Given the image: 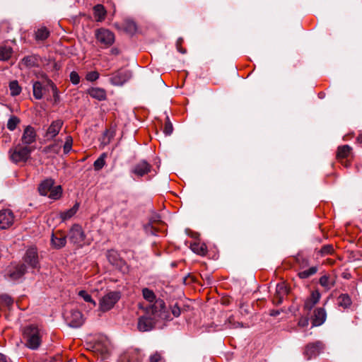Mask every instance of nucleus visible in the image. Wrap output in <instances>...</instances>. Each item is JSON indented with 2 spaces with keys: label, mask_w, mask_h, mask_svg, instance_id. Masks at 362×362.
I'll return each instance as SVG.
<instances>
[{
  "label": "nucleus",
  "mask_w": 362,
  "mask_h": 362,
  "mask_svg": "<svg viewBox=\"0 0 362 362\" xmlns=\"http://www.w3.org/2000/svg\"><path fill=\"white\" fill-rule=\"evenodd\" d=\"M79 209V204L76 203L71 209L60 212V218L63 221H66L72 218L78 211Z\"/></svg>",
  "instance_id": "26"
},
{
  "label": "nucleus",
  "mask_w": 362,
  "mask_h": 362,
  "mask_svg": "<svg viewBox=\"0 0 362 362\" xmlns=\"http://www.w3.org/2000/svg\"><path fill=\"white\" fill-rule=\"evenodd\" d=\"M13 49L8 46H0V60L6 61L11 57Z\"/></svg>",
  "instance_id": "27"
},
{
  "label": "nucleus",
  "mask_w": 362,
  "mask_h": 362,
  "mask_svg": "<svg viewBox=\"0 0 362 362\" xmlns=\"http://www.w3.org/2000/svg\"><path fill=\"white\" fill-rule=\"evenodd\" d=\"M173 124L170 122L169 118L167 117L166 121L165 123V126H164L163 132L165 135L169 136L173 133Z\"/></svg>",
  "instance_id": "42"
},
{
  "label": "nucleus",
  "mask_w": 362,
  "mask_h": 362,
  "mask_svg": "<svg viewBox=\"0 0 362 362\" xmlns=\"http://www.w3.org/2000/svg\"><path fill=\"white\" fill-rule=\"evenodd\" d=\"M333 251V247L331 245H327L323 246L321 250H320V252L322 255H326L328 254H331Z\"/></svg>",
  "instance_id": "49"
},
{
  "label": "nucleus",
  "mask_w": 362,
  "mask_h": 362,
  "mask_svg": "<svg viewBox=\"0 0 362 362\" xmlns=\"http://www.w3.org/2000/svg\"><path fill=\"white\" fill-rule=\"evenodd\" d=\"M24 261L27 263L32 269L38 268V257L36 249L30 248L26 251L24 257Z\"/></svg>",
  "instance_id": "14"
},
{
  "label": "nucleus",
  "mask_w": 362,
  "mask_h": 362,
  "mask_svg": "<svg viewBox=\"0 0 362 362\" xmlns=\"http://www.w3.org/2000/svg\"><path fill=\"white\" fill-rule=\"evenodd\" d=\"M131 76L132 74L130 71L119 69L111 75L110 81L114 86H122Z\"/></svg>",
  "instance_id": "8"
},
{
  "label": "nucleus",
  "mask_w": 362,
  "mask_h": 362,
  "mask_svg": "<svg viewBox=\"0 0 362 362\" xmlns=\"http://www.w3.org/2000/svg\"><path fill=\"white\" fill-rule=\"evenodd\" d=\"M151 169V165L146 160H141L136 163L132 169V173L138 177H141L148 174Z\"/></svg>",
  "instance_id": "13"
},
{
  "label": "nucleus",
  "mask_w": 362,
  "mask_h": 362,
  "mask_svg": "<svg viewBox=\"0 0 362 362\" xmlns=\"http://www.w3.org/2000/svg\"><path fill=\"white\" fill-rule=\"evenodd\" d=\"M171 311H172L173 315L176 317H179L181 313L180 308L177 304L174 305L171 308Z\"/></svg>",
  "instance_id": "51"
},
{
  "label": "nucleus",
  "mask_w": 362,
  "mask_h": 362,
  "mask_svg": "<svg viewBox=\"0 0 362 362\" xmlns=\"http://www.w3.org/2000/svg\"><path fill=\"white\" fill-rule=\"evenodd\" d=\"M190 248L194 253L199 255H204L207 251L206 245L199 241L191 243Z\"/></svg>",
  "instance_id": "25"
},
{
  "label": "nucleus",
  "mask_w": 362,
  "mask_h": 362,
  "mask_svg": "<svg viewBox=\"0 0 362 362\" xmlns=\"http://www.w3.org/2000/svg\"><path fill=\"white\" fill-rule=\"evenodd\" d=\"M309 324V320L308 317H301L298 321V325L302 327H307Z\"/></svg>",
  "instance_id": "52"
},
{
  "label": "nucleus",
  "mask_w": 362,
  "mask_h": 362,
  "mask_svg": "<svg viewBox=\"0 0 362 362\" xmlns=\"http://www.w3.org/2000/svg\"><path fill=\"white\" fill-rule=\"evenodd\" d=\"M122 26L125 32L131 35L134 34L137 30L136 23L131 18H125Z\"/></svg>",
  "instance_id": "23"
},
{
  "label": "nucleus",
  "mask_w": 362,
  "mask_h": 362,
  "mask_svg": "<svg viewBox=\"0 0 362 362\" xmlns=\"http://www.w3.org/2000/svg\"><path fill=\"white\" fill-rule=\"evenodd\" d=\"M0 362H6V356L2 354H0Z\"/></svg>",
  "instance_id": "54"
},
{
  "label": "nucleus",
  "mask_w": 362,
  "mask_h": 362,
  "mask_svg": "<svg viewBox=\"0 0 362 362\" xmlns=\"http://www.w3.org/2000/svg\"><path fill=\"white\" fill-rule=\"evenodd\" d=\"M320 284L326 290L330 289L334 286V281L329 279V276L324 275L320 279Z\"/></svg>",
  "instance_id": "34"
},
{
  "label": "nucleus",
  "mask_w": 362,
  "mask_h": 362,
  "mask_svg": "<svg viewBox=\"0 0 362 362\" xmlns=\"http://www.w3.org/2000/svg\"><path fill=\"white\" fill-rule=\"evenodd\" d=\"M165 303L162 299L156 300L146 308V315L141 316L138 320L137 328L140 332H148L153 329L157 319L163 317Z\"/></svg>",
  "instance_id": "1"
},
{
  "label": "nucleus",
  "mask_w": 362,
  "mask_h": 362,
  "mask_svg": "<svg viewBox=\"0 0 362 362\" xmlns=\"http://www.w3.org/2000/svg\"><path fill=\"white\" fill-rule=\"evenodd\" d=\"M33 150L30 146L18 144L9 150V158L14 163H25L30 158Z\"/></svg>",
  "instance_id": "4"
},
{
  "label": "nucleus",
  "mask_w": 362,
  "mask_h": 362,
  "mask_svg": "<svg viewBox=\"0 0 362 362\" xmlns=\"http://www.w3.org/2000/svg\"><path fill=\"white\" fill-rule=\"evenodd\" d=\"M160 216L158 215H156L155 217H153V221H159Z\"/></svg>",
  "instance_id": "55"
},
{
  "label": "nucleus",
  "mask_w": 362,
  "mask_h": 362,
  "mask_svg": "<svg viewBox=\"0 0 362 362\" xmlns=\"http://www.w3.org/2000/svg\"><path fill=\"white\" fill-rule=\"evenodd\" d=\"M61 143L62 140H57L54 144L47 146L45 148V151L46 153L52 152L57 154L59 153L61 150Z\"/></svg>",
  "instance_id": "33"
},
{
  "label": "nucleus",
  "mask_w": 362,
  "mask_h": 362,
  "mask_svg": "<svg viewBox=\"0 0 362 362\" xmlns=\"http://www.w3.org/2000/svg\"><path fill=\"white\" fill-rule=\"evenodd\" d=\"M162 357L158 352L154 353L149 357V362H160Z\"/></svg>",
  "instance_id": "50"
},
{
  "label": "nucleus",
  "mask_w": 362,
  "mask_h": 362,
  "mask_svg": "<svg viewBox=\"0 0 362 362\" xmlns=\"http://www.w3.org/2000/svg\"><path fill=\"white\" fill-rule=\"evenodd\" d=\"M99 78V74L97 71H90L86 74V78L88 81H95Z\"/></svg>",
  "instance_id": "47"
},
{
  "label": "nucleus",
  "mask_w": 362,
  "mask_h": 362,
  "mask_svg": "<svg viewBox=\"0 0 362 362\" xmlns=\"http://www.w3.org/2000/svg\"><path fill=\"white\" fill-rule=\"evenodd\" d=\"M63 126V121L61 119H57L53 121L51 124L49 126L45 136L48 139H52L54 138L60 132L62 127Z\"/></svg>",
  "instance_id": "15"
},
{
  "label": "nucleus",
  "mask_w": 362,
  "mask_h": 362,
  "mask_svg": "<svg viewBox=\"0 0 362 362\" xmlns=\"http://www.w3.org/2000/svg\"><path fill=\"white\" fill-rule=\"evenodd\" d=\"M95 35L98 42L105 47L111 46L115 42L114 33L107 29H98L95 30Z\"/></svg>",
  "instance_id": "7"
},
{
  "label": "nucleus",
  "mask_w": 362,
  "mask_h": 362,
  "mask_svg": "<svg viewBox=\"0 0 362 362\" xmlns=\"http://www.w3.org/2000/svg\"><path fill=\"white\" fill-rule=\"evenodd\" d=\"M52 245L56 249H60L66 245V236L61 231L53 233L51 238Z\"/></svg>",
  "instance_id": "17"
},
{
  "label": "nucleus",
  "mask_w": 362,
  "mask_h": 362,
  "mask_svg": "<svg viewBox=\"0 0 362 362\" xmlns=\"http://www.w3.org/2000/svg\"><path fill=\"white\" fill-rule=\"evenodd\" d=\"M9 88L11 90V95L12 96L18 95L21 92V88L19 86L17 81H13L9 83Z\"/></svg>",
  "instance_id": "36"
},
{
  "label": "nucleus",
  "mask_w": 362,
  "mask_h": 362,
  "mask_svg": "<svg viewBox=\"0 0 362 362\" xmlns=\"http://www.w3.org/2000/svg\"><path fill=\"white\" fill-rule=\"evenodd\" d=\"M107 258L111 264H116L117 254L114 250H110L107 253Z\"/></svg>",
  "instance_id": "46"
},
{
  "label": "nucleus",
  "mask_w": 362,
  "mask_h": 362,
  "mask_svg": "<svg viewBox=\"0 0 362 362\" xmlns=\"http://www.w3.org/2000/svg\"><path fill=\"white\" fill-rule=\"evenodd\" d=\"M321 295L317 290L312 291L309 298L306 299L304 303V308L310 310L319 302Z\"/></svg>",
  "instance_id": "19"
},
{
  "label": "nucleus",
  "mask_w": 362,
  "mask_h": 362,
  "mask_svg": "<svg viewBox=\"0 0 362 362\" xmlns=\"http://www.w3.org/2000/svg\"><path fill=\"white\" fill-rule=\"evenodd\" d=\"M358 141L362 143V134L358 136Z\"/></svg>",
  "instance_id": "56"
},
{
  "label": "nucleus",
  "mask_w": 362,
  "mask_h": 362,
  "mask_svg": "<svg viewBox=\"0 0 362 362\" xmlns=\"http://www.w3.org/2000/svg\"><path fill=\"white\" fill-rule=\"evenodd\" d=\"M93 351L100 354L102 360L106 358L109 354L107 343H96L93 346Z\"/></svg>",
  "instance_id": "22"
},
{
  "label": "nucleus",
  "mask_w": 362,
  "mask_h": 362,
  "mask_svg": "<svg viewBox=\"0 0 362 362\" xmlns=\"http://www.w3.org/2000/svg\"><path fill=\"white\" fill-rule=\"evenodd\" d=\"M144 355L139 349H131L124 353L119 362H143Z\"/></svg>",
  "instance_id": "10"
},
{
  "label": "nucleus",
  "mask_w": 362,
  "mask_h": 362,
  "mask_svg": "<svg viewBox=\"0 0 362 362\" xmlns=\"http://www.w3.org/2000/svg\"><path fill=\"white\" fill-rule=\"evenodd\" d=\"M327 317L326 311L322 308H319L315 310L314 315L312 319V324L313 327L320 326L322 325Z\"/></svg>",
  "instance_id": "18"
},
{
  "label": "nucleus",
  "mask_w": 362,
  "mask_h": 362,
  "mask_svg": "<svg viewBox=\"0 0 362 362\" xmlns=\"http://www.w3.org/2000/svg\"><path fill=\"white\" fill-rule=\"evenodd\" d=\"M54 180L49 178L43 180L38 187L40 194L42 196L48 195L52 199H58L62 194V189L60 185L54 186Z\"/></svg>",
  "instance_id": "3"
},
{
  "label": "nucleus",
  "mask_w": 362,
  "mask_h": 362,
  "mask_svg": "<svg viewBox=\"0 0 362 362\" xmlns=\"http://www.w3.org/2000/svg\"><path fill=\"white\" fill-rule=\"evenodd\" d=\"M178 50H179V52H180L181 53H183V54L186 52V51L185 49H182L179 48V47H178Z\"/></svg>",
  "instance_id": "57"
},
{
  "label": "nucleus",
  "mask_w": 362,
  "mask_h": 362,
  "mask_svg": "<svg viewBox=\"0 0 362 362\" xmlns=\"http://www.w3.org/2000/svg\"><path fill=\"white\" fill-rule=\"evenodd\" d=\"M0 302L6 306H10L13 304L12 298L6 294L0 296Z\"/></svg>",
  "instance_id": "45"
},
{
  "label": "nucleus",
  "mask_w": 362,
  "mask_h": 362,
  "mask_svg": "<svg viewBox=\"0 0 362 362\" xmlns=\"http://www.w3.org/2000/svg\"><path fill=\"white\" fill-rule=\"evenodd\" d=\"M94 16L98 22H102L106 16V10L102 4H97L93 7Z\"/></svg>",
  "instance_id": "24"
},
{
  "label": "nucleus",
  "mask_w": 362,
  "mask_h": 362,
  "mask_svg": "<svg viewBox=\"0 0 362 362\" xmlns=\"http://www.w3.org/2000/svg\"><path fill=\"white\" fill-rule=\"evenodd\" d=\"M72 145H73V139L71 136H67L65 139V143L63 146V150H64V153L65 154H67L69 153L71 148H72Z\"/></svg>",
  "instance_id": "41"
},
{
  "label": "nucleus",
  "mask_w": 362,
  "mask_h": 362,
  "mask_svg": "<svg viewBox=\"0 0 362 362\" xmlns=\"http://www.w3.org/2000/svg\"><path fill=\"white\" fill-rule=\"evenodd\" d=\"M87 93L93 98L98 100H104L106 99V91L101 88H90L87 90Z\"/></svg>",
  "instance_id": "21"
},
{
  "label": "nucleus",
  "mask_w": 362,
  "mask_h": 362,
  "mask_svg": "<svg viewBox=\"0 0 362 362\" xmlns=\"http://www.w3.org/2000/svg\"><path fill=\"white\" fill-rule=\"evenodd\" d=\"M22 64L27 67H34L37 65L38 60L35 56H28L22 59Z\"/></svg>",
  "instance_id": "31"
},
{
  "label": "nucleus",
  "mask_w": 362,
  "mask_h": 362,
  "mask_svg": "<svg viewBox=\"0 0 362 362\" xmlns=\"http://www.w3.org/2000/svg\"><path fill=\"white\" fill-rule=\"evenodd\" d=\"M66 319L69 325L75 328L81 327L84 322L83 315L78 310H71Z\"/></svg>",
  "instance_id": "12"
},
{
  "label": "nucleus",
  "mask_w": 362,
  "mask_h": 362,
  "mask_svg": "<svg viewBox=\"0 0 362 362\" xmlns=\"http://www.w3.org/2000/svg\"><path fill=\"white\" fill-rule=\"evenodd\" d=\"M233 327L237 328V327H243V323L240 322H235L233 325Z\"/></svg>",
  "instance_id": "53"
},
{
  "label": "nucleus",
  "mask_w": 362,
  "mask_h": 362,
  "mask_svg": "<svg viewBox=\"0 0 362 362\" xmlns=\"http://www.w3.org/2000/svg\"><path fill=\"white\" fill-rule=\"evenodd\" d=\"M43 331L37 326L31 325L25 327L23 337L26 346L30 349H37L41 344Z\"/></svg>",
  "instance_id": "2"
},
{
  "label": "nucleus",
  "mask_w": 362,
  "mask_h": 362,
  "mask_svg": "<svg viewBox=\"0 0 362 362\" xmlns=\"http://www.w3.org/2000/svg\"><path fill=\"white\" fill-rule=\"evenodd\" d=\"M33 95L37 100H40L43 96V87L40 82L35 81L33 85Z\"/></svg>",
  "instance_id": "28"
},
{
  "label": "nucleus",
  "mask_w": 362,
  "mask_h": 362,
  "mask_svg": "<svg viewBox=\"0 0 362 362\" xmlns=\"http://www.w3.org/2000/svg\"><path fill=\"white\" fill-rule=\"evenodd\" d=\"M338 304L339 306L346 308L351 304V298L347 294H341L338 298Z\"/></svg>",
  "instance_id": "32"
},
{
  "label": "nucleus",
  "mask_w": 362,
  "mask_h": 362,
  "mask_svg": "<svg viewBox=\"0 0 362 362\" xmlns=\"http://www.w3.org/2000/svg\"><path fill=\"white\" fill-rule=\"evenodd\" d=\"M287 292V289L283 284L277 285L276 298H278V303H281L282 302L283 296H285Z\"/></svg>",
  "instance_id": "35"
},
{
  "label": "nucleus",
  "mask_w": 362,
  "mask_h": 362,
  "mask_svg": "<svg viewBox=\"0 0 362 362\" xmlns=\"http://www.w3.org/2000/svg\"><path fill=\"white\" fill-rule=\"evenodd\" d=\"M36 136L35 129L31 126H27L23 131L21 141L23 144L30 145L35 141Z\"/></svg>",
  "instance_id": "16"
},
{
  "label": "nucleus",
  "mask_w": 362,
  "mask_h": 362,
  "mask_svg": "<svg viewBox=\"0 0 362 362\" xmlns=\"http://www.w3.org/2000/svg\"><path fill=\"white\" fill-rule=\"evenodd\" d=\"M78 295L85 301L92 303L94 306L95 305V302L92 299L91 296L86 291H80Z\"/></svg>",
  "instance_id": "44"
},
{
  "label": "nucleus",
  "mask_w": 362,
  "mask_h": 362,
  "mask_svg": "<svg viewBox=\"0 0 362 362\" xmlns=\"http://www.w3.org/2000/svg\"><path fill=\"white\" fill-rule=\"evenodd\" d=\"M112 53H115V54L117 53V52H116V50H115V49H112Z\"/></svg>",
  "instance_id": "58"
},
{
  "label": "nucleus",
  "mask_w": 362,
  "mask_h": 362,
  "mask_svg": "<svg viewBox=\"0 0 362 362\" xmlns=\"http://www.w3.org/2000/svg\"><path fill=\"white\" fill-rule=\"evenodd\" d=\"M47 85H49L50 86V88H52V91H53V97H54V101L55 102H57L59 101V93H58V90H57V86L54 84V83L49 80V79H47Z\"/></svg>",
  "instance_id": "43"
},
{
  "label": "nucleus",
  "mask_w": 362,
  "mask_h": 362,
  "mask_svg": "<svg viewBox=\"0 0 362 362\" xmlns=\"http://www.w3.org/2000/svg\"><path fill=\"white\" fill-rule=\"evenodd\" d=\"M317 272V267H312L309 268L308 269L302 271L298 273V276L300 279H307L310 277V276L315 274Z\"/></svg>",
  "instance_id": "39"
},
{
  "label": "nucleus",
  "mask_w": 362,
  "mask_h": 362,
  "mask_svg": "<svg viewBox=\"0 0 362 362\" xmlns=\"http://www.w3.org/2000/svg\"><path fill=\"white\" fill-rule=\"evenodd\" d=\"M120 298V293L111 291L102 297L99 302V308L103 312L111 310Z\"/></svg>",
  "instance_id": "6"
},
{
  "label": "nucleus",
  "mask_w": 362,
  "mask_h": 362,
  "mask_svg": "<svg viewBox=\"0 0 362 362\" xmlns=\"http://www.w3.org/2000/svg\"><path fill=\"white\" fill-rule=\"evenodd\" d=\"M142 294L144 298L149 302L150 303L154 304L156 300H158L156 299V295L153 293V291L150 290L149 288H145L142 290ZM160 298H158L159 300Z\"/></svg>",
  "instance_id": "29"
},
{
  "label": "nucleus",
  "mask_w": 362,
  "mask_h": 362,
  "mask_svg": "<svg viewBox=\"0 0 362 362\" xmlns=\"http://www.w3.org/2000/svg\"><path fill=\"white\" fill-rule=\"evenodd\" d=\"M20 122H21V120L18 117L13 115L8 120L7 128L10 131H13L16 129L18 124H19Z\"/></svg>",
  "instance_id": "40"
},
{
  "label": "nucleus",
  "mask_w": 362,
  "mask_h": 362,
  "mask_svg": "<svg viewBox=\"0 0 362 362\" xmlns=\"http://www.w3.org/2000/svg\"><path fill=\"white\" fill-rule=\"evenodd\" d=\"M70 81L74 85H76L80 82V76L77 72L71 71L70 73Z\"/></svg>",
  "instance_id": "48"
},
{
  "label": "nucleus",
  "mask_w": 362,
  "mask_h": 362,
  "mask_svg": "<svg viewBox=\"0 0 362 362\" xmlns=\"http://www.w3.org/2000/svg\"><path fill=\"white\" fill-rule=\"evenodd\" d=\"M107 155L103 153L94 162L93 166L95 170H101L105 165V158Z\"/></svg>",
  "instance_id": "37"
},
{
  "label": "nucleus",
  "mask_w": 362,
  "mask_h": 362,
  "mask_svg": "<svg viewBox=\"0 0 362 362\" xmlns=\"http://www.w3.org/2000/svg\"><path fill=\"white\" fill-rule=\"evenodd\" d=\"M13 212L8 209L0 211V229H7L10 228L15 221Z\"/></svg>",
  "instance_id": "9"
},
{
  "label": "nucleus",
  "mask_w": 362,
  "mask_h": 362,
  "mask_svg": "<svg viewBox=\"0 0 362 362\" xmlns=\"http://www.w3.org/2000/svg\"><path fill=\"white\" fill-rule=\"evenodd\" d=\"M68 238L71 243L78 247L89 245L90 242L86 239V235L83 228L78 224H74L70 228Z\"/></svg>",
  "instance_id": "5"
},
{
  "label": "nucleus",
  "mask_w": 362,
  "mask_h": 362,
  "mask_svg": "<svg viewBox=\"0 0 362 362\" xmlns=\"http://www.w3.org/2000/svg\"><path fill=\"white\" fill-rule=\"evenodd\" d=\"M324 345L320 341H316L315 343H310L305 347L304 355L307 359H311L312 358L316 357L322 351Z\"/></svg>",
  "instance_id": "11"
},
{
  "label": "nucleus",
  "mask_w": 362,
  "mask_h": 362,
  "mask_svg": "<svg viewBox=\"0 0 362 362\" xmlns=\"http://www.w3.org/2000/svg\"><path fill=\"white\" fill-rule=\"evenodd\" d=\"M49 35V32L48 30L45 27H42L36 31L35 37L37 40H44L48 37Z\"/></svg>",
  "instance_id": "38"
},
{
  "label": "nucleus",
  "mask_w": 362,
  "mask_h": 362,
  "mask_svg": "<svg viewBox=\"0 0 362 362\" xmlns=\"http://www.w3.org/2000/svg\"><path fill=\"white\" fill-rule=\"evenodd\" d=\"M26 272V267L24 264L16 267L13 271H9L8 276L11 280H18Z\"/></svg>",
  "instance_id": "20"
},
{
  "label": "nucleus",
  "mask_w": 362,
  "mask_h": 362,
  "mask_svg": "<svg viewBox=\"0 0 362 362\" xmlns=\"http://www.w3.org/2000/svg\"><path fill=\"white\" fill-rule=\"evenodd\" d=\"M351 148L349 145H344L339 146L337 150V158H347L351 153Z\"/></svg>",
  "instance_id": "30"
}]
</instances>
